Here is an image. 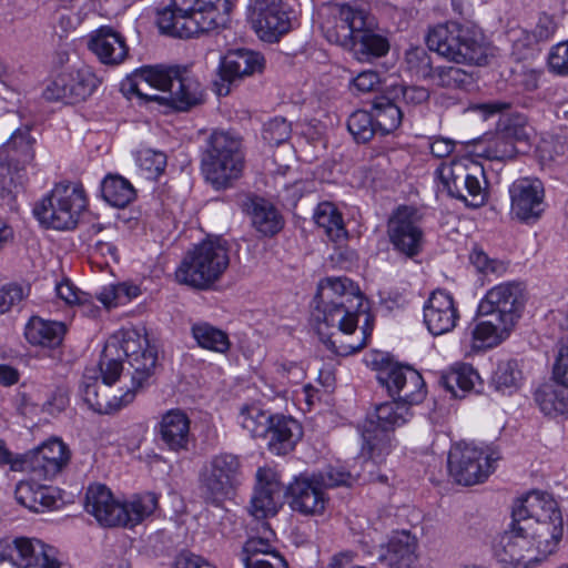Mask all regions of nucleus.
Here are the masks:
<instances>
[{
    "mask_svg": "<svg viewBox=\"0 0 568 568\" xmlns=\"http://www.w3.org/2000/svg\"><path fill=\"white\" fill-rule=\"evenodd\" d=\"M523 382V372L516 359L499 361L490 377V386L503 395L516 393Z\"/></svg>",
    "mask_w": 568,
    "mask_h": 568,
    "instance_id": "42",
    "label": "nucleus"
},
{
    "mask_svg": "<svg viewBox=\"0 0 568 568\" xmlns=\"http://www.w3.org/2000/svg\"><path fill=\"white\" fill-rule=\"evenodd\" d=\"M120 347L131 368L132 387L130 389L134 390L135 395L151 383L158 363V348L136 331L123 333Z\"/></svg>",
    "mask_w": 568,
    "mask_h": 568,
    "instance_id": "16",
    "label": "nucleus"
},
{
    "mask_svg": "<svg viewBox=\"0 0 568 568\" xmlns=\"http://www.w3.org/2000/svg\"><path fill=\"white\" fill-rule=\"evenodd\" d=\"M430 80L443 88L462 89L473 82V75L458 67L445 65L435 68Z\"/></svg>",
    "mask_w": 568,
    "mask_h": 568,
    "instance_id": "50",
    "label": "nucleus"
},
{
    "mask_svg": "<svg viewBox=\"0 0 568 568\" xmlns=\"http://www.w3.org/2000/svg\"><path fill=\"white\" fill-rule=\"evenodd\" d=\"M373 26V18L368 17L366 26L355 33L354 44L348 49L358 61L368 62L385 55L389 50L387 38L376 32Z\"/></svg>",
    "mask_w": 568,
    "mask_h": 568,
    "instance_id": "31",
    "label": "nucleus"
},
{
    "mask_svg": "<svg viewBox=\"0 0 568 568\" xmlns=\"http://www.w3.org/2000/svg\"><path fill=\"white\" fill-rule=\"evenodd\" d=\"M409 376L404 378V387L396 396V400L405 403L410 408L412 405L419 404L426 396L425 382L422 375L415 371L408 373Z\"/></svg>",
    "mask_w": 568,
    "mask_h": 568,
    "instance_id": "53",
    "label": "nucleus"
},
{
    "mask_svg": "<svg viewBox=\"0 0 568 568\" xmlns=\"http://www.w3.org/2000/svg\"><path fill=\"white\" fill-rule=\"evenodd\" d=\"M191 335L200 347L212 352L224 354L231 346L227 334L207 322L192 324Z\"/></svg>",
    "mask_w": 568,
    "mask_h": 568,
    "instance_id": "43",
    "label": "nucleus"
},
{
    "mask_svg": "<svg viewBox=\"0 0 568 568\" xmlns=\"http://www.w3.org/2000/svg\"><path fill=\"white\" fill-rule=\"evenodd\" d=\"M266 437L268 438L267 447L272 453L285 455L294 448L302 437V427L292 417L276 415L271 423Z\"/></svg>",
    "mask_w": 568,
    "mask_h": 568,
    "instance_id": "30",
    "label": "nucleus"
},
{
    "mask_svg": "<svg viewBox=\"0 0 568 568\" xmlns=\"http://www.w3.org/2000/svg\"><path fill=\"white\" fill-rule=\"evenodd\" d=\"M416 538L408 530H396L386 545L379 547L377 559L390 568H408L416 560Z\"/></svg>",
    "mask_w": 568,
    "mask_h": 568,
    "instance_id": "29",
    "label": "nucleus"
},
{
    "mask_svg": "<svg viewBox=\"0 0 568 568\" xmlns=\"http://www.w3.org/2000/svg\"><path fill=\"white\" fill-rule=\"evenodd\" d=\"M69 103H78L88 99L97 90L100 79L89 65L70 69L63 72Z\"/></svg>",
    "mask_w": 568,
    "mask_h": 568,
    "instance_id": "38",
    "label": "nucleus"
},
{
    "mask_svg": "<svg viewBox=\"0 0 568 568\" xmlns=\"http://www.w3.org/2000/svg\"><path fill=\"white\" fill-rule=\"evenodd\" d=\"M515 132L510 128L498 132L483 150L488 160L506 161L515 158L517 150L514 141Z\"/></svg>",
    "mask_w": 568,
    "mask_h": 568,
    "instance_id": "48",
    "label": "nucleus"
},
{
    "mask_svg": "<svg viewBox=\"0 0 568 568\" xmlns=\"http://www.w3.org/2000/svg\"><path fill=\"white\" fill-rule=\"evenodd\" d=\"M515 523L532 528V538L541 539V549L552 554L562 537V515L554 497L542 491H531L518 499L513 508Z\"/></svg>",
    "mask_w": 568,
    "mask_h": 568,
    "instance_id": "6",
    "label": "nucleus"
},
{
    "mask_svg": "<svg viewBox=\"0 0 568 568\" xmlns=\"http://www.w3.org/2000/svg\"><path fill=\"white\" fill-rule=\"evenodd\" d=\"M347 129L358 143L368 142L378 132L374 115L364 110H357L349 115Z\"/></svg>",
    "mask_w": 568,
    "mask_h": 568,
    "instance_id": "49",
    "label": "nucleus"
},
{
    "mask_svg": "<svg viewBox=\"0 0 568 568\" xmlns=\"http://www.w3.org/2000/svg\"><path fill=\"white\" fill-rule=\"evenodd\" d=\"M375 419L365 420L362 429L363 453L368 456L369 464H381L392 450V433L396 427L405 425L413 416L405 403L396 399L378 405Z\"/></svg>",
    "mask_w": 568,
    "mask_h": 568,
    "instance_id": "9",
    "label": "nucleus"
},
{
    "mask_svg": "<svg viewBox=\"0 0 568 568\" xmlns=\"http://www.w3.org/2000/svg\"><path fill=\"white\" fill-rule=\"evenodd\" d=\"M540 161L547 164H562L568 161V144L561 138L542 139L538 145Z\"/></svg>",
    "mask_w": 568,
    "mask_h": 568,
    "instance_id": "52",
    "label": "nucleus"
},
{
    "mask_svg": "<svg viewBox=\"0 0 568 568\" xmlns=\"http://www.w3.org/2000/svg\"><path fill=\"white\" fill-rule=\"evenodd\" d=\"M498 459L495 452L460 442L448 453V471L457 484L471 486L485 481L495 470Z\"/></svg>",
    "mask_w": 568,
    "mask_h": 568,
    "instance_id": "14",
    "label": "nucleus"
},
{
    "mask_svg": "<svg viewBox=\"0 0 568 568\" xmlns=\"http://www.w3.org/2000/svg\"><path fill=\"white\" fill-rule=\"evenodd\" d=\"M139 165L149 176L160 175L166 166V155L151 149L141 151L138 156Z\"/></svg>",
    "mask_w": 568,
    "mask_h": 568,
    "instance_id": "59",
    "label": "nucleus"
},
{
    "mask_svg": "<svg viewBox=\"0 0 568 568\" xmlns=\"http://www.w3.org/2000/svg\"><path fill=\"white\" fill-rule=\"evenodd\" d=\"M317 477L324 479L325 488H334L337 486H351L355 481V477L342 466H329L324 471L317 473Z\"/></svg>",
    "mask_w": 568,
    "mask_h": 568,
    "instance_id": "60",
    "label": "nucleus"
},
{
    "mask_svg": "<svg viewBox=\"0 0 568 568\" xmlns=\"http://www.w3.org/2000/svg\"><path fill=\"white\" fill-rule=\"evenodd\" d=\"M436 174L452 197L462 200L473 207H479L485 203V171L480 163L462 158L448 164H440Z\"/></svg>",
    "mask_w": 568,
    "mask_h": 568,
    "instance_id": "11",
    "label": "nucleus"
},
{
    "mask_svg": "<svg viewBox=\"0 0 568 568\" xmlns=\"http://www.w3.org/2000/svg\"><path fill=\"white\" fill-rule=\"evenodd\" d=\"M549 68L558 74H568V41L551 49L548 58Z\"/></svg>",
    "mask_w": 568,
    "mask_h": 568,
    "instance_id": "61",
    "label": "nucleus"
},
{
    "mask_svg": "<svg viewBox=\"0 0 568 568\" xmlns=\"http://www.w3.org/2000/svg\"><path fill=\"white\" fill-rule=\"evenodd\" d=\"M459 320L453 296L442 290L434 291L424 306V323L437 336L450 332Z\"/></svg>",
    "mask_w": 568,
    "mask_h": 568,
    "instance_id": "22",
    "label": "nucleus"
},
{
    "mask_svg": "<svg viewBox=\"0 0 568 568\" xmlns=\"http://www.w3.org/2000/svg\"><path fill=\"white\" fill-rule=\"evenodd\" d=\"M532 528L513 520L511 528L504 531L494 544V554L498 561L514 568H528L550 554L541 549L542 538H532Z\"/></svg>",
    "mask_w": 568,
    "mask_h": 568,
    "instance_id": "13",
    "label": "nucleus"
},
{
    "mask_svg": "<svg viewBox=\"0 0 568 568\" xmlns=\"http://www.w3.org/2000/svg\"><path fill=\"white\" fill-rule=\"evenodd\" d=\"M290 6L283 0H253L251 21L263 41L276 42L292 29Z\"/></svg>",
    "mask_w": 568,
    "mask_h": 568,
    "instance_id": "19",
    "label": "nucleus"
},
{
    "mask_svg": "<svg viewBox=\"0 0 568 568\" xmlns=\"http://www.w3.org/2000/svg\"><path fill=\"white\" fill-rule=\"evenodd\" d=\"M387 236L394 251L407 258L417 256L424 245V232L417 210L399 206L387 222Z\"/></svg>",
    "mask_w": 568,
    "mask_h": 568,
    "instance_id": "18",
    "label": "nucleus"
},
{
    "mask_svg": "<svg viewBox=\"0 0 568 568\" xmlns=\"http://www.w3.org/2000/svg\"><path fill=\"white\" fill-rule=\"evenodd\" d=\"M57 295L69 305L79 304L84 306L88 295L79 291L69 281L61 282L55 287Z\"/></svg>",
    "mask_w": 568,
    "mask_h": 568,
    "instance_id": "64",
    "label": "nucleus"
},
{
    "mask_svg": "<svg viewBox=\"0 0 568 568\" xmlns=\"http://www.w3.org/2000/svg\"><path fill=\"white\" fill-rule=\"evenodd\" d=\"M274 534L270 528L264 529V536H252L243 545L242 551L246 556V560H251L250 555H262L263 557L272 558L273 555H280L276 551L271 537Z\"/></svg>",
    "mask_w": 568,
    "mask_h": 568,
    "instance_id": "54",
    "label": "nucleus"
},
{
    "mask_svg": "<svg viewBox=\"0 0 568 568\" xmlns=\"http://www.w3.org/2000/svg\"><path fill=\"white\" fill-rule=\"evenodd\" d=\"M470 263L484 274L500 276L507 270V264L499 260L490 258L480 247L475 246L469 254Z\"/></svg>",
    "mask_w": 568,
    "mask_h": 568,
    "instance_id": "55",
    "label": "nucleus"
},
{
    "mask_svg": "<svg viewBox=\"0 0 568 568\" xmlns=\"http://www.w3.org/2000/svg\"><path fill=\"white\" fill-rule=\"evenodd\" d=\"M37 139L31 134V126L18 128L4 144L8 160L17 166L31 164L36 155Z\"/></svg>",
    "mask_w": 568,
    "mask_h": 568,
    "instance_id": "39",
    "label": "nucleus"
},
{
    "mask_svg": "<svg viewBox=\"0 0 568 568\" xmlns=\"http://www.w3.org/2000/svg\"><path fill=\"white\" fill-rule=\"evenodd\" d=\"M292 128L284 118H274L264 124L263 139L270 145H278L291 136Z\"/></svg>",
    "mask_w": 568,
    "mask_h": 568,
    "instance_id": "56",
    "label": "nucleus"
},
{
    "mask_svg": "<svg viewBox=\"0 0 568 568\" xmlns=\"http://www.w3.org/2000/svg\"><path fill=\"white\" fill-rule=\"evenodd\" d=\"M442 386L454 397H464L466 393L481 386L477 371L470 364H456L440 376Z\"/></svg>",
    "mask_w": 568,
    "mask_h": 568,
    "instance_id": "36",
    "label": "nucleus"
},
{
    "mask_svg": "<svg viewBox=\"0 0 568 568\" xmlns=\"http://www.w3.org/2000/svg\"><path fill=\"white\" fill-rule=\"evenodd\" d=\"M371 112L378 132L383 135L397 130L403 121V110L389 91L373 99Z\"/></svg>",
    "mask_w": 568,
    "mask_h": 568,
    "instance_id": "34",
    "label": "nucleus"
},
{
    "mask_svg": "<svg viewBox=\"0 0 568 568\" xmlns=\"http://www.w3.org/2000/svg\"><path fill=\"white\" fill-rule=\"evenodd\" d=\"M514 326L505 325L503 320L491 317L487 321L478 322L471 329L473 348L486 349L497 346L510 333Z\"/></svg>",
    "mask_w": 568,
    "mask_h": 568,
    "instance_id": "40",
    "label": "nucleus"
},
{
    "mask_svg": "<svg viewBox=\"0 0 568 568\" xmlns=\"http://www.w3.org/2000/svg\"><path fill=\"white\" fill-rule=\"evenodd\" d=\"M229 263L226 241L207 239L185 254L175 277L179 283L205 290L220 278Z\"/></svg>",
    "mask_w": 568,
    "mask_h": 568,
    "instance_id": "8",
    "label": "nucleus"
},
{
    "mask_svg": "<svg viewBox=\"0 0 568 568\" xmlns=\"http://www.w3.org/2000/svg\"><path fill=\"white\" fill-rule=\"evenodd\" d=\"M65 331L62 322L32 316L26 324L24 336L31 345L53 348L62 343Z\"/></svg>",
    "mask_w": 568,
    "mask_h": 568,
    "instance_id": "33",
    "label": "nucleus"
},
{
    "mask_svg": "<svg viewBox=\"0 0 568 568\" xmlns=\"http://www.w3.org/2000/svg\"><path fill=\"white\" fill-rule=\"evenodd\" d=\"M264 67L265 59L260 52L237 49L229 51L221 59L219 74L223 82L231 84L245 77L261 73Z\"/></svg>",
    "mask_w": 568,
    "mask_h": 568,
    "instance_id": "25",
    "label": "nucleus"
},
{
    "mask_svg": "<svg viewBox=\"0 0 568 568\" xmlns=\"http://www.w3.org/2000/svg\"><path fill=\"white\" fill-rule=\"evenodd\" d=\"M323 484L324 479L316 474L300 475L284 490L273 469L258 468L248 511L256 519L275 516L283 504V496H286L293 510L307 516L321 515L328 501Z\"/></svg>",
    "mask_w": 568,
    "mask_h": 568,
    "instance_id": "2",
    "label": "nucleus"
},
{
    "mask_svg": "<svg viewBox=\"0 0 568 568\" xmlns=\"http://www.w3.org/2000/svg\"><path fill=\"white\" fill-rule=\"evenodd\" d=\"M274 416L257 404H245L241 407L237 423L252 437H266Z\"/></svg>",
    "mask_w": 568,
    "mask_h": 568,
    "instance_id": "44",
    "label": "nucleus"
},
{
    "mask_svg": "<svg viewBox=\"0 0 568 568\" xmlns=\"http://www.w3.org/2000/svg\"><path fill=\"white\" fill-rule=\"evenodd\" d=\"M103 199L114 207H124L135 197L132 184L121 175L109 174L101 182Z\"/></svg>",
    "mask_w": 568,
    "mask_h": 568,
    "instance_id": "45",
    "label": "nucleus"
},
{
    "mask_svg": "<svg viewBox=\"0 0 568 568\" xmlns=\"http://www.w3.org/2000/svg\"><path fill=\"white\" fill-rule=\"evenodd\" d=\"M552 374L557 383L568 388V338L559 348Z\"/></svg>",
    "mask_w": 568,
    "mask_h": 568,
    "instance_id": "63",
    "label": "nucleus"
},
{
    "mask_svg": "<svg viewBox=\"0 0 568 568\" xmlns=\"http://www.w3.org/2000/svg\"><path fill=\"white\" fill-rule=\"evenodd\" d=\"M26 296L24 288L18 284H9L0 288V313L8 312Z\"/></svg>",
    "mask_w": 568,
    "mask_h": 568,
    "instance_id": "62",
    "label": "nucleus"
},
{
    "mask_svg": "<svg viewBox=\"0 0 568 568\" xmlns=\"http://www.w3.org/2000/svg\"><path fill=\"white\" fill-rule=\"evenodd\" d=\"M125 94L166 103L178 111H189L204 101V88L197 77L183 65H144L123 82Z\"/></svg>",
    "mask_w": 568,
    "mask_h": 568,
    "instance_id": "3",
    "label": "nucleus"
},
{
    "mask_svg": "<svg viewBox=\"0 0 568 568\" xmlns=\"http://www.w3.org/2000/svg\"><path fill=\"white\" fill-rule=\"evenodd\" d=\"M511 212L521 221L537 219L542 212L544 187L538 179L521 178L509 187Z\"/></svg>",
    "mask_w": 568,
    "mask_h": 568,
    "instance_id": "23",
    "label": "nucleus"
},
{
    "mask_svg": "<svg viewBox=\"0 0 568 568\" xmlns=\"http://www.w3.org/2000/svg\"><path fill=\"white\" fill-rule=\"evenodd\" d=\"M10 557L18 568H70L61 562L54 547L39 539L17 538Z\"/></svg>",
    "mask_w": 568,
    "mask_h": 568,
    "instance_id": "20",
    "label": "nucleus"
},
{
    "mask_svg": "<svg viewBox=\"0 0 568 568\" xmlns=\"http://www.w3.org/2000/svg\"><path fill=\"white\" fill-rule=\"evenodd\" d=\"M369 14L362 8L349 4H328L321 9L320 27L331 43L349 49L354 44L355 33L367 23Z\"/></svg>",
    "mask_w": 568,
    "mask_h": 568,
    "instance_id": "15",
    "label": "nucleus"
},
{
    "mask_svg": "<svg viewBox=\"0 0 568 568\" xmlns=\"http://www.w3.org/2000/svg\"><path fill=\"white\" fill-rule=\"evenodd\" d=\"M118 342H109L103 351V358L100 362V369L102 375L101 384L111 386L114 384L121 375L122 363L120 359L108 358V352L111 347L116 348Z\"/></svg>",
    "mask_w": 568,
    "mask_h": 568,
    "instance_id": "58",
    "label": "nucleus"
},
{
    "mask_svg": "<svg viewBox=\"0 0 568 568\" xmlns=\"http://www.w3.org/2000/svg\"><path fill=\"white\" fill-rule=\"evenodd\" d=\"M120 505L105 485L93 484L87 488L84 509L101 525L113 527L119 524Z\"/></svg>",
    "mask_w": 568,
    "mask_h": 568,
    "instance_id": "27",
    "label": "nucleus"
},
{
    "mask_svg": "<svg viewBox=\"0 0 568 568\" xmlns=\"http://www.w3.org/2000/svg\"><path fill=\"white\" fill-rule=\"evenodd\" d=\"M156 508V495L152 493L134 495L125 503H121V513L119 514L120 518L116 526L132 528L151 516Z\"/></svg>",
    "mask_w": 568,
    "mask_h": 568,
    "instance_id": "37",
    "label": "nucleus"
},
{
    "mask_svg": "<svg viewBox=\"0 0 568 568\" xmlns=\"http://www.w3.org/2000/svg\"><path fill=\"white\" fill-rule=\"evenodd\" d=\"M313 219L320 227L324 229L332 241H339L346 237L342 214L333 203H320L314 211Z\"/></svg>",
    "mask_w": 568,
    "mask_h": 568,
    "instance_id": "46",
    "label": "nucleus"
},
{
    "mask_svg": "<svg viewBox=\"0 0 568 568\" xmlns=\"http://www.w3.org/2000/svg\"><path fill=\"white\" fill-rule=\"evenodd\" d=\"M88 47L105 65L121 64L129 53L124 38L110 27L95 30L90 37Z\"/></svg>",
    "mask_w": 568,
    "mask_h": 568,
    "instance_id": "26",
    "label": "nucleus"
},
{
    "mask_svg": "<svg viewBox=\"0 0 568 568\" xmlns=\"http://www.w3.org/2000/svg\"><path fill=\"white\" fill-rule=\"evenodd\" d=\"M405 63L412 75L422 80H430L434 68L430 55L424 48L416 47L406 51Z\"/></svg>",
    "mask_w": 568,
    "mask_h": 568,
    "instance_id": "51",
    "label": "nucleus"
},
{
    "mask_svg": "<svg viewBox=\"0 0 568 568\" xmlns=\"http://www.w3.org/2000/svg\"><path fill=\"white\" fill-rule=\"evenodd\" d=\"M525 305V286L520 282H505L487 291L478 305L480 316L503 320L515 326Z\"/></svg>",
    "mask_w": 568,
    "mask_h": 568,
    "instance_id": "17",
    "label": "nucleus"
},
{
    "mask_svg": "<svg viewBox=\"0 0 568 568\" xmlns=\"http://www.w3.org/2000/svg\"><path fill=\"white\" fill-rule=\"evenodd\" d=\"M202 172L215 189H225L237 180L244 169L242 141L229 131H213L202 154Z\"/></svg>",
    "mask_w": 568,
    "mask_h": 568,
    "instance_id": "7",
    "label": "nucleus"
},
{
    "mask_svg": "<svg viewBox=\"0 0 568 568\" xmlns=\"http://www.w3.org/2000/svg\"><path fill=\"white\" fill-rule=\"evenodd\" d=\"M190 424V418L183 410L171 409L166 412L158 426V435L162 445L175 453L187 450Z\"/></svg>",
    "mask_w": 568,
    "mask_h": 568,
    "instance_id": "28",
    "label": "nucleus"
},
{
    "mask_svg": "<svg viewBox=\"0 0 568 568\" xmlns=\"http://www.w3.org/2000/svg\"><path fill=\"white\" fill-rule=\"evenodd\" d=\"M69 457L67 446L54 438L24 454L26 471L39 478H52L67 465Z\"/></svg>",
    "mask_w": 568,
    "mask_h": 568,
    "instance_id": "21",
    "label": "nucleus"
},
{
    "mask_svg": "<svg viewBox=\"0 0 568 568\" xmlns=\"http://www.w3.org/2000/svg\"><path fill=\"white\" fill-rule=\"evenodd\" d=\"M415 371L410 366L387 362L378 368L376 378L387 389L389 396L395 399L400 388L404 387V377L406 378V376H409L408 373Z\"/></svg>",
    "mask_w": 568,
    "mask_h": 568,
    "instance_id": "47",
    "label": "nucleus"
},
{
    "mask_svg": "<svg viewBox=\"0 0 568 568\" xmlns=\"http://www.w3.org/2000/svg\"><path fill=\"white\" fill-rule=\"evenodd\" d=\"M535 402L548 416H568V390L561 385L544 384L535 392Z\"/></svg>",
    "mask_w": 568,
    "mask_h": 568,
    "instance_id": "41",
    "label": "nucleus"
},
{
    "mask_svg": "<svg viewBox=\"0 0 568 568\" xmlns=\"http://www.w3.org/2000/svg\"><path fill=\"white\" fill-rule=\"evenodd\" d=\"M253 227L263 236H274L284 226L278 210L263 197H252L246 204Z\"/></svg>",
    "mask_w": 568,
    "mask_h": 568,
    "instance_id": "32",
    "label": "nucleus"
},
{
    "mask_svg": "<svg viewBox=\"0 0 568 568\" xmlns=\"http://www.w3.org/2000/svg\"><path fill=\"white\" fill-rule=\"evenodd\" d=\"M109 387L101 384L95 375L84 374L80 385V394L88 406L99 414L116 412L132 403L135 397L132 389H128L120 397L111 396Z\"/></svg>",
    "mask_w": 568,
    "mask_h": 568,
    "instance_id": "24",
    "label": "nucleus"
},
{
    "mask_svg": "<svg viewBox=\"0 0 568 568\" xmlns=\"http://www.w3.org/2000/svg\"><path fill=\"white\" fill-rule=\"evenodd\" d=\"M234 0H172L158 11L156 24L164 34L192 38L226 24Z\"/></svg>",
    "mask_w": 568,
    "mask_h": 568,
    "instance_id": "4",
    "label": "nucleus"
},
{
    "mask_svg": "<svg viewBox=\"0 0 568 568\" xmlns=\"http://www.w3.org/2000/svg\"><path fill=\"white\" fill-rule=\"evenodd\" d=\"M242 480V465L236 455L213 456L200 471V488L204 499L219 505L230 498Z\"/></svg>",
    "mask_w": 568,
    "mask_h": 568,
    "instance_id": "12",
    "label": "nucleus"
},
{
    "mask_svg": "<svg viewBox=\"0 0 568 568\" xmlns=\"http://www.w3.org/2000/svg\"><path fill=\"white\" fill-rule=\"evenodd\" d=\"M395 100L403 101L408 105H418L429 99V92L423 87L394 85L389 90Z\"/></svg>",
    "mask_w": 568,
    "mask_h": 568,
    "instance_id": "57",
    "label": "nucleus"
},
{
    "mask_svg": "<svg viewBox=\"0 0 568 568\" xmlns=\"http://www.w3.org/2000/svg\"><path fill=\"white\" fill-rule=\"evenodd\" d=\"M364 297L357 285L347 277H328L318 285L314 317L321 342L337 356H347L366 345L367 335L351 343L348 335L357 328Z\"/></svg>",
    "mask_w": 568,
    "mask_h": 568,
    "instance_id": "1",
    "label": "nucleus"
},
{
    "mask_svg": "<svg viewBox=\"0 0 568 568\" xmlns=\"http://www.w3.org/2000/svg\"><path fill=\"white\" fill-rule=\"evenodd\" d=\"M426 43L429 50L455 63L485 65L491 54L480 33L455 21L433 27Z\"/></svg>",
    "mask_w": 568,
    "mask_h": 568,
    "instance_id": "5",
    "label": "nucleus"
},
{
    "mask_svg": "<svg viewBox=\"0 0 568 568\" xmlns=\"http://www.w3.org/2000/svg\"><path fill=\"white\" fill-rule=\"evenodd\" d=\"M17 501L34 513H43L57 506L52 489L31 481H20L14 491Z\"/></svg>",
    "mask_w": 568,
    "mask_h": 568,
    "instance_id": "35",
    "label": "nucleus"
},
{
    "mask_svg": "<svg viewBox=\"0 0 568 568\" xmlns=\"http://www.w3.org/2000/svg\"><path fill=\"white\" fill-rule=\"evenodd\" d=\"M87 205L82 184L61 182L34 205L33 215L44 227L71 230L78 224Z\"/></svg>",
    "mask_w": 568,
    "mask_h": 568,
    "instance_id": "10",
    "label": "nucleus"
}]
</instances>
